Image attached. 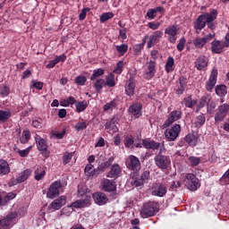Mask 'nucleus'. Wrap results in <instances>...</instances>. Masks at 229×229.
Masks as SVG:
<instances>
[{"label": "nucleus", "instance_id": "nucleus-1", "mask_svg": "<svg viewBox=\"0 0 229 229\" xmlns=\"http://www.w3.org/2000/svg\"><path fill=\"white\" fill-rule=\"evenodd\" d=\"M164 151H165V147L164 146V143H162V147L160 148L158 154L154 157V162L157 167L161 169V171H165V169H169V167H171V157L162 154Z\"/></svg>", "mask_w": 229, "mask_h": 229}, {"label": "nucleus", "instance_id": "nucleus-2", "mask_svg": "<svg viewBox=\"0 0 229 229\" xmlns=\"http://www.w3.org/2000/svg\"><path fill=\"white\" fill-rule=\"evenodd\" d=\"M158 212V203L155 201L145 202L140 210V216L142 219L153 217Z\"/></svg>", "mask_w": 229, "mask_h": 229}, {"label": "nucleus", "instance_id": "nucleus-3", "mask_svg": "<svg viewBox=\"0 0 229 229\" xmlns=\"http://www.w3.org/2000/svg\"><path fill=\"white\" fill-rule=\"evenodd\" d=\"M60 192H64V184L61 180H57L50 184L47 192V198L55 199L60 196Z\"/></svg>", "mask_w": 229, "mask_h": 229}, {"label": "nucleus", "instance_id": "nucleus-4", "mask_svg": "<svg viewBox=\"0 0 229 229\" xmlns=\"http://www.w3.org/2000/svg\"><path fill=\"white\" fill-rule=\"evenodd\" d=\"M229 114V105L228 104H222L218 106L217 109L216 110L215 114V124H219V123H223L226 116Z\"/></svg>", "mask_w": 229, "mask_h": 229}, {"label": "nucleus", "instance_id": "nucleus-5", "mask_svg": "<svg viewBox=\"0 0 229 229\" xmlns=\"http://www.w3.org/2000/svg\"><path fill=\"white\" fill-rule=\"evenodd\" d=\"M182 132V125L175 123L165 131V137L169 142H173L178 139Z\"/></svg>", "mask_w": 229, "mask_h": 229}, {"label": "nucleus", "instance_id": "nucleus-6", "mask_svg": "<svg viewBox=\"0 0 229 229\" xmlns=\"http://www.w3.org/2000/svg\"><path fill=\"white\" fill-rule=\"evenodd\" d=\"M182 115L183 114L182 113V109H176L170 112V114L167 115V118L163 124V128H169L171 124H173L174 123H176V121H180Z\"/></svg>", "mask_w": 229, "mask_h": 229}, {"label": "nucleus", "instance_id": "nucleus-7", "mask_svg": "<svg viewBox=\"0 0 229 229\" xmlns=\"http://www.w3.org/2000/svg\"><path fill=\"white\" fill-rule=\"evenodd\" d=\"M186 186L189 191H192L193 192L201 187V183H199V179L196 177L194 174H186Z\"/></svg>", "mask_w": 229, "mask_h": 229}, {"label": "nucleus", "instance_id": "nucleus-8", "mask_svg": "<svg viewBox=\"0 0 229 229\" xmlns=\"http://www.w3.org/2000/svg\"><path fill=\"white\" fill-rule=\"evenodd\" d=\"M152 196H157V198H164L167 194V185L160 182H156L152 185L151 189Z\"/></svg>", "mask_w": 229, "mask_h": 229}, {"label": "nucleus", "instance_id": "nucleus-9", "mask_svg": "<svg viewBox=\"0 0 229 229\" xmlns=\"http://www.w3.org/2000/svg\"><path fill=\"white\" fill-rule=\"evenodd\" d=\"M35 140H36V146L38 151L41 152V154L43 155V157H45V158H49V155L51 154V152L47 150V142L46 141V140H44L39 135H37L35 137Z\"/></svg>", "mask_w": 229, "mask_h": 229}, {"label": "nucleus", "instance_id": "nucleus-10", "mask_svg": "<svg viewBox=\"0 0 229 229\" xmlns=\"http://www.w3.org/2000/svg\"><path fill=\"white\" fill-rule=\"evenodd\" d=\"M165 35H168V41L170 44H175L178 40V35H180V30L178 25H170L165 30Z\"/></svg>", "mask_w": 229, "mask_h": 229}, {"label": "nucleus", "instance_id": "nucleus-11", "mask_svg": "<svg viewBox=\"0 0 229 229\" xmlns=\"http://www.w3.org/2000/svg\"><path fill=\"white\" fill-rule=\"evenodd\" d=\"M215 37L216 34L212 33L205 36L204 38L198 37L193 40V46L194 47H196V49H203V47H205V45L208 44L210 40H213Z\"/></svg>", "mask_w": 229, "mask_h": 229}, {"label": "nucleus", "instance_id": "nucleus-12", "mask_svg": "<svg viewBox=\"0 0 229 229\" xmlns=\"http://www.w3.org/2000/svg\"><path fill=\"white\" fill-rule=\"evenodd\" d=\"M163 37L164 32L162 30H155L148 38V41L147 42V49H151L153 46H157Z\"/></svg>", "mask_w": 229, "mask_h": 229}, {"label": "nucleus", "instance_id": "nucleus-13", "mask_svg": "<svg viewBox=\"0 0 229 229\" xmlns=\"http://www.w3.org/2000/svg\"><path fill=\"white\" fill-rule=\"evenodd\" d=\"M17 216V212H12L0 219V229H8L11 225H13V221H15Z\"/></svg>", "mask_w": 229, "mask_h": 229}, {"label": "nucleus", "instance_id": "nucleus-14", "mask_svg": "<svg viewBox=\"0 0 229 229\" xmlns=\"http://www.w3.org/2000/svg\"><path fill=\"white\" fill-rule=\"evenodd\" d=\"M100 189L104 191V192H115L117 191V184L114 181L104 179L100 182Z\"/></svg>", "mask_w": 229, "mask_h": 229}, {"label": "nucleus", "instance_id": "nucleus-15", "mask_svg": "<svg viewBox=\"0 0 229 229\" xmlns=\"http://www.w3.org/2000/svg\"><path fill=\"white\" fill-rule=\"evenodd\" d=\"M117 123H119V117L113 116L110 120H107L105 128L107 130L108 133H117L119 128L117 127Z\"/></svg>", "mask_w": 229, "mask_h": 229}, {"label": "nucleus", "instance_id": "nucleus-16", "mask_svg": "<svg viewBox=\"0 0 229 229\" xmlns=\"http://www.w3.org/2000/svg\"><path fill=\"white\" fill-rule=\"evenodd\" d=\"M126 165L128 169L134 171L135 173H137V171H140V160L139 157L133 155L129 157V160L126 162Z\"/></svg>", "mask_w": 229, "mask_h": 229}, {"label": "nucleus", "instance_id": "nucleus-17", "mask_svg": "<svg viewBox=\"0 0 229 229\" xmlns=\"http://www.w3.org/2000/svg\"><path fill=\"white\" fill-rule=\"evenodd\" d=\"M155 74H157V62L150 60L147 71L143 74V78L144 80H151L155 78Z\"/></svg>", "mask_w": 229, "mask_h": 229}, {"label": "nucleus", "instance_id": "nucleus-18", "mask_svg": "<svg viewBox=\"0 0 229 229\" xmlns=\"http://www.w3.org/2000/svg\"><path fill=\"white\" fill-rule=\"evenodd\" d=\"M216 83H217V70H213L209 75V79L206 82V86H205L206 90L208 92H212Z\"/></svg>", "mask_w": 229, "mask_h": 229}, {"label": "nucleus", "instance_id": "nucleus-19", "mask_svg": "<svg viewBox=\"0 0 229 229\" xmlns=\"http://www.w3.org/2000/svg\"><path fill=\"white\" fill-rule=\"evenodd\" d=\"M30 176H31V169H26L20 174V176H18L15 181H12L9 185L10 187H13V185L22 183L23 182H26Z\"/></svg>", "mask_w": 229, "mask_h": 229}, {"label": "nucleus", "instance_id": "nucleus-20", "mask_svg": "<svg viewBox=\"0 0 229 229\" xmlns=\"http://www.w3.org/2000/svg\"><path fill=\"white\" fill-rule=\"evenodd\" d=\"M84 173L86 175L89 176V178H98V176L101 174V172L98 169V167L94 168V165L92 164H88L85 166Z\"/></svg>", "mask_w": 229, "mask_h": 229}, {"label": "nucleus", "instance_id": "nucleus-21", "mask_svg": "<svg viewBox=\"0 0 229 229\" xmlns=\"http://www.w3.org/2000/svg\"><path fill=\"white\" fill-rule=\"evenodd\" d=\"M93 199L97 205H99L100 207L103 205H106L108 203V198L106 197V194L104 192H95L93 193Z\"/></svg>", "mask_w": 229, "mask_h": 229}, {"label": "nucleus", "instance_id": "nucleus-22", "mask_svg": "<svg viewBox=\"0 0 229 229\" xmlns=\"http://www.w3.org/2000/svg\"><path fill=\"white\" fill-rule=\"evenodd\" d=\"M128 112L132 114V115H134L136 118L140 117V115H142L140 113L142 112V104L140 102L133 103L131 106H129Z\"/></svg>", "mask_w": 229, "mask_h": 229}, {"label": "nucleus", "instance_id": "nucleus-23", "mask_svg": "<svg viewBox=\"0 0 229 229\" xmlns=\"http://www.w3.org/2000/svg\"><path fill=\"white\" fill-rule=\"evenodd\" d=\"M142 146L145 149H153V151L162 148V143L151 140H142Z\"/></svg>", "mask_w": 229, "mask_h": 229}, {"label": "nucleus", "instance_id": "nucleus-24", "mask_svg": "<svg viewBox=\"0 0 229 229\" xmlns=\"http://www.w3.org/2000/svg\"><path fill=\"white\" fill-rule=\"evenodd\" d=\"M208 65V58H207V56L205 55H200L195 61V67L197 71H204Z\"/></svg>", "mask_w": 229, "mask_h": 229}, {"label": "nucleus", "instance_id": "nucleus-25", "mask_svg": "<svg viewBox=\"0 0 229 229\" xmlns=\"http://www.w3.org/2000/svg\"><path fill=\"white\" fill-rule=\"evenodd\" d=\"M218 14L219 13L217 12V9H210L209 13H206L201 15L204 16V21L206 24H208V22H214V21L217 19Z\"/></svg>", "mask_w": 229, "mask_h": 229}, {"label": "nucleus", "instance_id": "nucleus-26", "mask_svg": "<svg viewBox=\"0 0 229 229\" xmlns=\"http://www.w3.org/2000/svg\"><path fill=\"white\" fill-rule=\"evenodd\" d=\"M186 87H187V77L181 76L179 78V86L177 89H175V94H177V96L183 95V92H185Z\"/></svg>", "mask_w": 229, "mask_h": 229}, {"label": "nucleus", "instance_id": "nucleus-27", "mask_svg": "<svg viewBox=\"0 0 229 229\" xmlns=\"http://www.w3.org/2000/svg\"><path fill=\"white\" fill-rule=\"evenodd\" d=\"M65 203H67V197L61 196L60 198L52 201L51 207L52 208H54V210H60V208H62V207L65 205Z\"/></svg>", "mask_w": 229, "mask_h": 229}, {"label": "nucleus", "instance_id": "nucleus-28", "mask_svg": "<svg viewBox=\"0 0 229 229\" xmlns=\"http://www.w3.org/2000/svg\"><path fill=\"white\" fill-rule=\"evenodd\" d=\"M131 185H132V187H142L144 185V182L140 179V175H139V173L134 172L131 174Z\"/></svg>", "mask_w": 229, "mask_h": 229}, {"label": "nucleus", "instance_id": "nucleus-29", "mask_svg": "<svg viewBox=\"0 0 229 229\" xmlns=\"http://www.w3.org/2000/svg\"><path fill=\"white\" fill-rule=\"evenodd\" d=\"M10 165L4 159H0V176H6L10 174Z\"/></svg>", "mask_w": 229, "mask_h": 229}, {"label": "nucleus", "instance_id": "nucleus-30", "mask_svg": "<svg viewBox=\"0 0 229 229\" xmlns=\"http://www.w3.org/2000/svg\"><path fill=\"white\" fill-rule=\"evenodd\" d=\"M119 174H121V167L119 165L114 164L112 165L111 170L107 173V178H119Z\"/></svg>", "mask_w": 229, "mask_h": 229}, {"label": "nucleus", "instance_id": "nucleus-31", "mask_svg": "<svg viewBox=\"0 0 229 229\" xmlns=\"http://www.w3.org/2000/svg\"><path fill=\"white\" fill-rule=\"evenodd\" d=\"M193 24L194 30H203L207 26L205 16H202V14L199 15Z\"/></svg>", "mask_w": 229, "mask_h": 229}, {"label": "nucleus", "instance_id": "nucleus-32", "mask_svg": "<svg viewBox=\"0 0 229 229\" xmlns=\"http://www.w3.org/2000/svg\"><path fill=\"white\" fill-rule=\"evenodd\" d=\"M215 92L219 98H225L228 94V88L225 84L216 85L215 87Z\"/></svg>", "mask_w": 229, "mask_h": 229}, {"label": "nucleus", "instance_id": "nucleus-33", "mask_svg": "<svg viewBox=\"0 0 229 229\" xmlns=\"http://www.w3.org/2000/svg\"><path fill=\"white\" fill-rule=\"evenodd\" d=\"M115 108H117V100L115 99H113L103 106V110L104 112H106V114H112Z\"/></svg>", "mask_w": 229, "mask_h": 229}, {"label": "nucleus", "instance_id": "nucleus-34", "mask_svg": "<svg viewBox=\"0 0 229 229\" xmlns=\"http://www.w3.org/2000/svg\"><path fill=\"white\" fill-rule=\"evenodd\" d=\"M185 142L189 144V146L194 147L198 146V136L194 133H189L184 137Z\"/></svg>", "mask_w": 229, "mask_h": 229}, {"label": "nucleus", "instance_id": "nucleus-35", "mask_svg": "<svg viewBox=\"0 0 229 229\" xmlns=\"http://www.w3.org/2000/svg\"><path fill=\"white\" fill-rule=\"evenodd\" d=\"M125 92L127 94V96H129L130 98H131V96H133V94H135V82H133V81L129 80L126 83L125 86Z\"/></svg>", "mask_w": 229, "mask_h": 229}, {"label": "nucleus", "instance_id": "nucleus-36", "mask_svg": "<svg viewBox=\"0 0 229 229\" xmlns=\"http://www.w3.org/2000/svg\"><path fill=\"white\" fill-rule=\"evenodd\" d=\"M10 117H12V112L10 110H0V124L7 123Z\"/></svg>", "mask_w": 229, "mask_h": 229}, {"label": "nucleus", "instance_id": "nucleus-37", "mask_svg": "<svg viewBox=\"0 0 229 229\" xmlns=\"http://www.w3.org/2000/svg\"><path fill=\"white\" fill-rule=\"evenodd\" d=\"M206 121H207V118L205 117V114H200L195 118L193 125L195 128H201V126L205 124Z\"/></svg>", "mask_w": 229, "mask_h": 229}, {"label": "nucleus", "instance_id": "nucleus-38", "mask_svg": "<svg viewBox=\"0 0 229 229\" xmlns=\"http://www.w3.org/2000/svg\"><path fill=\"white\" fill-rule=\"evenodd\" d=\"M114 157H111L108 158L107 161L104 162V163H101L98 167V169L100 170V173H105V171H106V169H108V167L110 165H112V164H114Z\"/></svg>", "mask_w": 229, "mask_h": 229}, {"label": "nucleus", "instance_id": "nucleus-39", "mask_svg": "<svg viewBox=\"0 0 229 229\" xmlns=\"http://www.w3.org/2000/svg\"><path fill=\"white\" fill-rule=\"evenodd\" d=\"M105 79H98L94 82L93 87L98 94H101V91L103 90V87H105Z\"/></svg>", "mask_w": 229, "mask_h": 229}, {"label": "nucleus", "instance_id": "nucleus-40", "mask_svg": "<svg viewBox=\"0 0 229 229\" xmlns=\"http://www.w3.org/2000/svg\"><path fill=\"white\" fill-rule=\"evenodd\" d=\"M174 58H173V56H169L166 59V63L165 65V69L166 72H173V71H174Z\"/></svg>", "mask_w": 229, "mask_h": 229}, {"label": "nucleus", "instance_id": "nucleus-41", "mask_svg": "<svg viewBox=\"0 0 229 229\" xmlns=\"http://www.w3.org/2000/svg\"><path fill=\"white\" fill-rule=\"evenodd\" d=\"M75 106H76V112H78V114H81V112H85V110H87L89 104L85 100L78 101L75 103Z\"/></svg>", "mask_w": 229, "mask_h": 229}, {"label": "nucleus", "instance_id": "nucleus-42", "mask_svg": "<svg viewBox=\"0 0 229 229\" xmlns=\"http://www.w3.org/2000/svg\"><path fill=\"white\" fill-rule=\"evenodd\" d=\"M183 103L187 108H192L198 105V100H193L192 96H188L183 98Z\"/></svg>", "mask_w": 229, "mask_h": 229}, {"label": "nucleus", "instance_id": "nucleus-43", "mask_svg": "<svg viewBox=\"0 0 229 229\" xmlns=\"http://www.w3.org/2000/svg\"><path fill=\"white\" fill-rule=\"evenodd\" d=\"M31 137V132L30 130H23L22 135L20 137V142L21 144H28L30 142V139Z\"/></svg>", "mask_w": 229, "mask_h": 229}, {"label": "nucleus", "instance_id": "nucleus-44", "mask_svg": "<svg viewBox=\"0 0 229 229\" xmlns=\"http://www.w3.org/2000/svg\"><path fill=\"white\" fill-rule=\"evenodd\" d=\"M105 74V69L98 68L93 71L92 75L90 76L89 80L90 81H96L98 78H100V76H103Z\"/></svg>", "mask_w": 229, "mask_h": 229}, {"label": "nucleus", "instance_id": "nucleus-45", "mask_svg": "<svg viewBox=\"0 0 229 229\" xmlns=\"http://www.w3.org/2000/svg\"><path fill=\"white\" fill-rule=\"evenodd\" d=\"M34 178L37 182H40L46 176V170L42 167H39L34 171Z\"/></svg>", "mask_w": 229, "mask_h": 229}, {"label": "nucleus", "instance_id": "nucleus-46", "mask_svg": "<svg viewBox=\"0 0 229 229\" xmlns=\"http://www.w3.org/2000/svg\"><path fill=\"white\" fill-rule=\"evenodd\" d=\"M105 84L106 85V87L109 88L115 87V75H114L113 73H109L106 77Z\"/></svg>", "mask_w": 229, "mask_h": 229}, {"label": "nucleus", "instance_id": "nucleus-47", "mask_svg": "<svg viewBox=\"0 0 229 229\" xmlns=\"http://www.w3.org/2000/svg\"><path fill=\"white\" fill-rule=\"evenodd\" d=\"M201 157H194V156H190L188 157L189 164L191 167H198V165H200L201 163Z\"/></svg>", "mask_w": 229, "mask_h": 229}, {"label": "nucleus", "instance_id": "nucleus-48", "mask_svg": "<svg viewBox=\"0 0 229 229\" xmlns=\"http://www.w3.org/2000/svg\"><path fill=\"white\" fill-rule=\"evenodd\" d=\"M210 101H212V97L210 95H205L201 97L199 104V108H205L206 105L208 106Z\"/></svg>", "mask_w": 229, "mask_h": 229}, {"label": "nucleus", "instance_id": "nucleus-49", "mask_svg": "<svg viewBox=\"0 0 229 229\" xmlns=\"http://www.w3.org/2000/svg\"><path fill=\"white\" fill-rule=\"evenodd\" d=\"M219 185L225 186L229 185V168L225 172V174L218 180Z\"/></svg>", "mask_w": 229, "mask_h": 229}, {"label": "nucleus", "instance_id": "nucleus-50", "mask_svg": "<svg viewBox=\"0 0 229 229\" xmlns=\"http://www.w3.org/2000/svg\"><path fill=\"white\" fill-rule=\"evenodd\" d=\"M76 103V98L74 97H69L65 99H63L60 101V106H69V105H75Z\"/></svg>", "mask_w": 229, "mask_h": 229}, {"label": "nucleus", "instance_id": "nucleus-51", "mask_svg": "<svg viewBox=\"0 0 229 229\" xmlns=\"http://www.w3.org/2000/svg\"><path fill=\"white\" fill-rule=\"evenodd\" d=\"M116 51L119 53L121 56H124L126 53H128V45L127 44H122V45H117L116 47Z\"/></svg>", "mask_w": 229, "mask_h": 229}, {"label": "nucleus", "instance_id": "nucleus-52", "mask_svg": "<svg viewBox=\"0 0 229 229\" xmlns=\"http://www.w3.org/2000/svg\"><path fill=\"white\" fill-rule=\"evenodd\" d=\"M31 146L28 147L27 148L23 149V150H20L19 148H14V151H16V153H19L20 157H21L22 158L28 157L30 155V152L31 151Z\"/></svg>", "mask_w": 229, "mask_h": 229}, {"label": "nucleus", "instance_id": "nucleus-53", "mask_svg": "<svg viewBox=\"0 0 229 229\" xmlns=\"http://www.w3.org/2000/svg\"><path fill=\"white\" fill-rule=\"evenodd\" d=\"M134 143H135V140H133V136L129 135L124 138L123 144L125 148H133Z\"/></svg>", "mask_w": 229, "mask_h": 229}, {"label": "nucleus", "instance_id": "nucleus-54", "mask_svg": "<svg viewBox=\"0 0 229 229\" xmlns=\"http://www.w3.org/2000/svg\"><path fill=\"white\" fill-rule=\"evenodd\" d=\"M15 198H17V193H13L12 191L8 192L4 197V207H6V205H8V203L12 201V199H15Z\"/></svg>", "mask_w": 229, "mask_h": 229}, {"label": "nucleus", "instance_id": "nucleus-55", "mask_svg": "<svg viewBox=\"0 0 229 229\" xmlns=\"http://www.w3.org/2000/svg\"><path fill=\"white\" fill-rule=\"evenodd\" d=\"M206 162H211L216 163L217 162V156H216V150L212 148L208 155V158L206 159Z\"/></svg>", "mask_w": 229, "mask_h": 229}, {"label": "nucleus", "instance_id": "nucleus-56", "mask_svg": "<svg viewBox=\"0 0 229 229\" xmlns=\"http://www.w3.org/2000/svg\"><path fill=\"white\" fill-rule=\"evenodd\" d=\"M123 69H124V61H119L113 72L114 74H123Z\"/></svg>", "mask_w": 229, "mask_h": 229}, {"label": "nucleus", "instance_id": "nucleus-57", "mask_svg": "<svg viewBox=\"0 0 229 229\" xmlns=\"http://www.w3.org/2000/svg\"><path fill=\"white\" fill-rule=\"evenodd\" d=\"M87 126L89 123L86 122H79L74 125L75 131H83V130H87Z\"/></svg>", "mask_w": 229, "mask_h": 229}, {"label": "nucleus", "instance_id": "nucleus-58", "mask_svg": "<svg viewBox=\"0 0 229 229\" xmlns=\"http://www.w3.org/2000/svg\"><path fill=\"white\" fill-rule=\"evenodd\" d=\"M110 19H114V13H103L100 15V22H106V21H110Z\"/></svg>", "mask_w": 229, "mask_h": 229}, {"label": "nucleus", "instance_id": "nucleus-59", "mask_svg": "<svg viewBox=\"0 0 229 229\" xmlns=\"http://www.w3.org/2000/svg\"><path fill=\"white\" fill-rule=\"evenodd\" d=\"M144 46H146V39H143L142 43L134 46V53L135 55H140L142 50L144 49Z\"/></svg>", "mask_w": 229, "mask_h": 229}, {"label": "nucleus", "instance_id": "nucleus-60", "mask_svg": "<svg viewBox=\"0 0 229 229\" xmlns=\"http://www.w3.org/2000/svg\"><path fill=\"white\" fill-rule=\"evenodd\" d=\"M74 83H76V85H80V87H83V85L87 83V77L79 75L75 78Z\"/></svg>", "mask_w": 229, "mask_h": 229}, {"label": "nucleus", "instance_id": "nucleus-61", "mask_svg": "<svg viewBox=\"0 0 229 229\" xmlns=\"http://www.w3.org/2000/svg\"><path fill=\"white\" fill-rule=\"evenodd\" d=\"M71 160H72V154L71 152H65L63 156L64 165H67Z\"/></svg>", "mask_w": 229, "mask_h": 229}, {"label": "nucleus", "instance_id": "nucleus-62", "mask_svg": "<svg viewBox=\"0 0 229 229\" xmlns=\"http://www.w3.org/2000/svg\"><path fill=\"white\" fill-rule=\"evenodd\" d=\"M186 42H187V39H185V38H180L179 43L177 44V51H179V53H182V51H183V49H185Z\"/></svg>", "mask_w": 229, "mask_h": 229}, {"label": "nucleus", "instance_id": "nucleus-63", "mask_svg": "<svg viewBox=\"0 0 229 229\" xmlns=\"http://www.w3.org/2000/svg\"><path fill=\"white\" fill-rule=\"evenodd\" d=\"M216 106H217V104L216 102L211 101L209 104H208L207 112L209 115H212L214 114V111L216 110Z\"/></svg>", "mask_w": 229, "mask_h": 229}, {"label": "nucleus", "instance_id": "nucleus-64", "mask_svg": "<svg viewBox=\"0 0 229 229\" xmlns=\"http://www.w3.org/2000/svg\"><path fill=\"white\" fill-rule=\"evenodd\" d=\"M0 94L3 98L8 97V95L10 94V88L6 86V84H4L0 88Z\"/></svg>", "mask_w": 229, "mask_h": 229}]
</instances>
